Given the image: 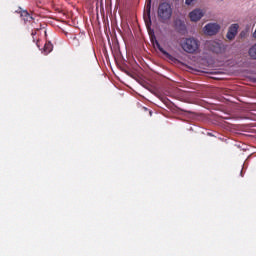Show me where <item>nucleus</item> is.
Listing matches in <instances>:
<instances>
[{"instance_id":"15","label":"nucleus","mask_w":256,"mask_h":256,"mask_svg":"<svg viewBox=\"0 0 256 256\" xmlns=\"http://www.w3.org/2000/svg\"><path fill=\"white\" fill-rule=\"evenodd\" d=\"M240 175H242V176H243V171H241V172H240Z\"/></svg>"},{"instance_id":"4","label":"nucleus","mask_w":256,"mask_h":256,"mask_svg":"<svg viewBox=\"0 0 256 256\" xmlns=\"http://www.w3.org/2000/svg\"><path fill=\"white\" fill-rule=\"evenodd\" d=\"M204 16H205V11H203L200 8H196L189 13L190 21H192L193 23H197V21H201V19H203Z\"/></svg>"},{"instance_id":"2","label":"nucleus","mask_w":256,"mask_h":256,"mask_svg":"<svg viewBox=\"0 0 256 256\" xmlns=\"http://www.w3.org/2000/svg\"><path fill=\"white\" fill-rule=\"evenodd\" d=\"M181 47L186 53H195L199 49V41L195 38H186L183 40Z\"/></svg>"},{"instance_id":"11","label":"nucleus","mask_w":256,"mask_h":256,"mask_svg":"<svg viewBox=\"0 0 256 256\" xmlns=\"http://www.w3.org/2000/svg\"><path fill=\"white\" fill-rule=\"evenodd\" d=\"M20 15L21 17H23L24 21H29V19H33V17H31V14H29V12L26 10L20 11Z\"/></svg>"},{"instance_id":"14","label":"nucleus","mask_w":256,"mask_h":256,"mask_svg":"<svg viewBox=\"0 0 256 256\" xmlns=\"http://www.w3.org/2000/svg\"><path fill=\"white\" fill-rule=\"evenodd\" d=\"M193 1H195V0H185V3H186V5H191V3H193Z\"/></svg>"},{"instance_id":"7","label":"nucleus","mask_w":256,"mask_h":256,"mask_svg":"<svg viewBox=\"0 0 256 256\" xmlns=\"http://www.w3.org/2000/svg\"><path fill=\"white\" fill-rule=\"evenodd\" d=\"M175 27L179 31V33H185V31H187V26H185V23L181 20L176 21Z\"/></svg>"},{"instance_id":"8","label":"nucleus","mask_w":256,"mask_h":256,"mask_svg":"<svg viewBox=\"0 0 256 256\" xmlns=\"http://www.w3.org/2000/svg\"><path fill=\"white\" fill-rule=\"evenodd\" d=\"M155 45L157 49L160 51V53H163L165 57H167L168 59H171V54H169V52H167L165 49L161 47V44L159 43V41L156 40Z\"/></svg>"},{"instance_id":"1","label":"nucleus","mask_w":256,"mask_h":256,"mask_svg":"<svg viewBox=\"0 0 256 256\" xmlns=\"http://www.w3.org/2000/svg\"><path fill=\"white\" fill-rule=\"evenodd\" d=\"M158 18L161 23H165V21H169L171 16L173 15V9L171 8V4L167 2H162L158 6Z\"/></svg>"},{"instance_id":"12","label":"nucleus","mask_w":256,"mask_h":256,"mask_svg":"<svg viewBox=\"0 0 256 256\" xmlns=\"http://www.w3.org/2000/svg\"><path fill=\"white\" fill-rule=\"evenodd\" d=\"M249 35V29L242 30L239 34L240 39H247Z\"/></svg>"},{"instance_id":"10","label":"nucleus","mask_w":256,"mask_h":256,"mask_svg":"<svg viewBox=\"0 0 256 256\" xmlns=\"http://www.w3.org/2000/svg\"><path fill=\"white\" fill-rule=\"evenodd\" d=\"M53 51V44L51 42H48L44 45V55H49Z\"/></svg>"},{"instance_id":"3","label":"nucleus","mask_w":256,"mask_h":256,"mask_svg":"<svg viewBox=\"0 0 256 256\" xmlns=\"http://www.w3.org/2000/svg\"><path fill=\"white\" fill-rule=\"evenodd\" d=\"M221 31V25L218 23H208L204 26V33L205 35H209L213 37V35H217Z\"/></svg>"},{"instance_id":"6","label":"nucleus","mask_w":256,"mask_h":256,"mask_svg":"<svg viewBox=\"0 0 256 256\" xmlns=\"http://www.w3.org/2000/svg\"><path fill=\"white\" fill-rule=\"evenodd\" d=\"M211 50L213 53L222 54L227 51V45H225L223 42H213Z\"/></svg>"},{"instance_id":"13","label":"nucleus","mask_w":256,"mask_h":256,"mask_svg":"<svg viewBox=\"0 0 256 256\" xmlns=\"http://www.w3.org/2000/svg\"><path fill=\"white\" fill-rule=\"evenodd\" d=\"M146 11L148 13V17H151V0H148V3L146 5Z\"/></svg>"},{"instance_id":"5","label":"nucleus","mask_w":256,"mask_h":256,"mask_svg":"<svg viewBox=\"0 0 256 256\" xmlns=\"http://www.w3.org/2000/svg\"><path fill=\"white\" fill-rule=\"evenodd\" d=\"M237 33H239V24H231L228 28L226 38L228 41H233L237 37Z\"/></svg>"},{"instance_id":"9","label":"nucleus","mask_w":256,"mask_h":256,"mask_svg":"<svg viewBox=\"0 0 256 256\" xmlns=\"http://www.w3.org/2000/svg\"><path fill=\"white\" fill-rule=\"evenodd\" d=\"M248 55L249 57H251V59H254L256 61V43L250 47Z\"/></svg>"}]
</instances>
